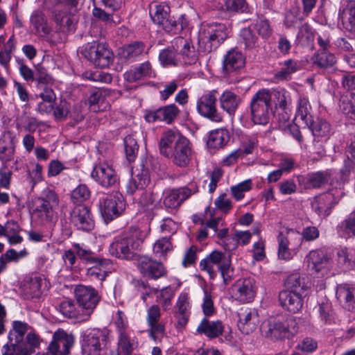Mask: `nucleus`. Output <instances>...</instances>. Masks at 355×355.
Returning <instances> with one entry per match:
<instances>
[{
    "mask_svg": "<svg viewBox=\"0 0 355 355\" xmlns=\"http://www.w3.org/2000/svg\"><path fill=\"white\" fill-rule=\"evenodd\" d=\"M223 6L227 11L237 12H248V4L245 0H222Z\"/></svg>",
    "mask_w": 355,
    "mask_h": 355,
    "instance_id": "54",
    "label": "nucleus"
},
{
    "mask_svg": "<svg viewBox=\"0 0 355 355\" xmlns=\"http://www.w3.org/2000/svg\"><path fill=\"white\" fill-rule=\"evenodd\" d=\"M224 329L225 327L222 321L219 320L211 321L207 317H204L198 326L196 331L211 340L221 336Z\"/></svg>",
    "mask_w": 355,
    "mask_h": 355,
    "instance_id": "26",
    "label": "nucleus"
},
{
    "mask_svg": "<svg viewBox=\"0 0 355 355\" xmlns=\"http://www.w3.org/2000/svg\"><path fill=\"white\" fill-rule=\"evenodd\" d=\"M125 153L127 159L132 162L135 161L139 150V145L136 139L130 135L124 139Z\"/></svg>",
    "mask_w": 355,
    "mask_h": 355,
    "instance_id": "52",
    "label": "nucleus"
},
{
    "mask_svg": "<svg viewBox=\"0 0 355 355\" xmlns=\"http://www.w3.org/2000/svg\"><path fill=\"white\" fill-rule=\"evenodd\" d=\"M184 137L173 130L164 132L159 141V152L166 157H169L173 146L181 141Z\"/></svg>",
    "mask_w": 355,
    "mask_h": 355,
    "instance_id": "32",
    "label": "nucleus"
},
{
    "mask_svg": "<svg viewBox=\"0 0 355 355\" xmlns=\"http://www.w3.org/2000/svg\"><path fill=\"white\" fill-rule=\"evenodd\" d=\"M217 90L213 89L204 94L197 101V110L203 117L212 122L220 123L223 120V114L217 110Z\"/></svg>",
    "mask_w": 355,
    "mask_h": 355,
    "instance_id": "12",
    "label": "nucleus"
},
{
    "mask_svg": "<svg viewBox=\"0 0 355 355\" xmlns=\"http://www.w3.org/2000/svg\"><path fill=\"white\" fill-rule=\"evenodd\" d=\"M311 106L306 98H300L298 101L296 118H300L306 125L311 124L313 116L311 114Z\"/></svg>",
    "mask_w": 355,
    "mask_h": 355,
    "instance_id": "49",
    "label": "nucleus"
},
{
    "mask_svg": "<svg viewBox=\"0 0 355 355\" xmlns=\"http://www.w3.org/2000/svg\"><path fill=\"white\" fill-rule=\"evenodd\" d=\"M251 188V180H246L236 186L232 187L231 191L234 198L236 200H240L244 197V193L250 191Z\"/></svg>",
    "mask_w": 355,
    "mask_h": 355,
    "instance_id": "61",
    "label": "nucleus"
},
{
    "mask_svg": "<svg viewBox=\"0 0 355 355\" xmlns=\"http://www.w3.org/2000/svg\"><path fill=\"white\" fill-rule=\"evenodd\" d=\"M227 37V28L224 24H207L200 32L199 43L204 46L205 51L211 52L216 50Z\"/></svg>",
    "mask_w": 355,
    "mask_h": 355,
    "instance_id": "7",
    "label": "nucleus"
},
{
    "mask_svg": "<svg viewBox=\"0 0 355 355\" xmlns=\"http://www.w3.org/2000/svg\"><path fill=\"white\" fill-rule=\"evenodd\" d=\"M339 107L347 117L355 120V94H352L349 98L341 96Z\"/></svg>",
    "mask_w": 355,
    "mask_h": 355,
    "instance_id": "51",
    "label": "nucleus"
},
{
    "mask_svg": "<svg viewBox=\"0 0 355 355\" xmlns=\"http://www.w3.org/2000/svg\"><path fill=\"white\" fill-rule=\"evenodd\" d=\"M37 83L38 87L48 86L53 83V79L46 72V70L42 67H37L35 73V79Z\"/></svg>",
    "mask_w": 355,
    "mask_h": 355,
    "instance_id": "62",
    "label": "nucleus"
},
{
    "mask_svg": "<svg viewBox=\"0 0 355 355\" xmlns=\"http://www.w3.org/2000/svg\"><path fill=\"white\" fill-rule=\"evenodd\" d=\"M299 324L295 317L280 315L270 317L261 325V331L265 338L271 340L290 338L298 332Z\"/></svg>",
    "mask_w": 355,
    "mask_h": 355,
    "instance_id": "1",
    "label": "nucleus"
},
{
    "mask_svg": "<svg viewBox=\"0 0 355 355\" xmlns=\"http://www.w3.org/2000/svg\"><path fill=\"white\" fill-rule=\"evenodd\" d=\"M74 294L77 304L83 312V317L81 318L87 320L99 302L101 297L94 288L83 285L77 286Z\"/></svg>",
    "mask_w": 355,
    "mask_h": 355,
    "instance_id": "9",
    "label": "nucleus"
},
{
    "mask_svg": "<svg viewBox=\"0 0 355 355\" xmlns=\"http://www.w3.org/2000/svg\"><path fill=\"white\" fill-rule=\"evenodd\" d=\"M42 279L40 277H31L24 285V292L29 298L39 297L41 295Z\"/></svg>",
    "mask_w": 355,
    "mask_h": 355,
    "instance_id": "50",
    "label": "nucleus"
},
{
    "mask_svg": "<svg viewBox=\"0 0 355 355\" xmlns=\"http://www.w3.org/2000/svg\"><path fill=\"white\" fill-rule=\"evenodd\" d=\"M118 352L116 355H131L136 347V342L130 338L125 331L120 332L118 338Z\"/></svg>",
    "mask_w": 355,
    "mask_h": 355,
    "instance_id": "38",
    "label": "nucleus"
},
{
    "mask_svg": "<svg viewBox=\"0 0 355 355\" xmlns=\"http://www.w3.org/2000/svg\"><path fill=\"white\" fill-rule=\"evenodd\" d=\"M107 336L100 329H93L86 331L83 338V351L87 355H100L101 346L105 344Z\"/></svg>",
    "mask_w": 355,
    "mask_h": 355,
    "instance_id": "17",
    "label": "nucleus"
},
{
    "mask_svg": "<svg viewBox=\"0 0 355 355\" xmlns=\"http://www.w3.org/2000/svg\"><path fill=\"white\" fill-rule=\"evenodd\" d=\"M31 22L35 31L41 36L49 34L50 28L46 24V19L44 15L39 10L35 11L31 17Z\"/></svg>",
    "mask_w": 355,
    "mask_h": 355,
    "instance_id": "47",
    "label": "nucleus"
},
{
    "mask_svg": "<svg viewBox=\"0 0 355 355\" xmlns=\"http://www.w3.org/2000/svg\"><path fill=\"white\" fill-rule=\"evenodd\" d=\"M275 101V107L282 110V121H288L291 114L292 98L290 93L285 89H274L270 92Z\"/></svg>",
    "mask_w": 355,
    "mask_h": 355,
    "instance_id": "28",
    "label": "nucleus"
},
{
    "mask_svg": "<svg viewBox=\"0 0 355 355\" xmlns=\"http://www.w3.org/2000/svg\"><path fill=\"white\" fill-rule=\"evenodd\" d=\"M91 176L95 182L104 188L115 186L119 180L115 171L107 163L96 164L93 168Z\"/></svg>",
    "mask_w": 355,
    "mask_h": 355,
    "instance_id": "16",
    "label": "nucleus"
},
{
    "mask_svg": "<svg viewBox=\"0 0 355 355\" xmlns=\"http://www.w3.org/2000/svg\"><path fill=\"white\" fill-rule=\"evenodd\" d=\"M336 261L340 267L345 270L350 269L354 265V254L352 249L347 247H339L336 249Z\"/></svg>",
    "mask_w": 355,
    "mask_h": 355,
    "instance_id": "43",
    "label": "nucleus"
},
{
    "mask_svg": "<svg viewBox=\"0 0 355 355\" xmlns=\"http://www.w3.org/2000/svg\"><path fill=\"white\" fill-rule=\"evenodd\" d=\"M345 195L343 189L332 188L327 192L315 196L311 202V207L318 216L327 217Z\"/></svg>",
    "mask_w": 355,
    "mask_h": 355,
    "instance_id": "8",
    "label": "nucleus"
},
{
    "mask_svg": "<svg viewBox=\"0 0 355 355\" xmlns=\"http://www.w3.org/2000/svg\"><path fill=\"white\" fill-rule=\"evenodd\" d=\"M250 110L251 119L255 124H267L272 113L270 91L261 89L256 92L250 101Z\"/></svg>",
    "mask_w": 355,
    "mask_h": 355,
    "instance_id": "3",
    "label": "nucleus"
},
{
    "mask_svg": "<svg viewBox=\"0 0 355 355\" xmlns=\"http://www.w3.org/2000/svg\"><path fill=\"white\" fill-rule=\"evenodd\" d=\"M240 36L245 48L252 49L258 46L259 38L253 33L250 26L243 28L241 31Z\"/></svg>",
    "mask_w": 355,
    "mask_h": 355,
    "instance_id": "53",
    "label": "nucleus"
},
{
    "mask_svg": "<svg viewBox=\"0 0 355 355\" xmlns=\"http://www.w3.org/2000/svg\"><path fill=\"white\" fill-rule=\"evenodd\" d=\"M150 64L148 62L141 64L139 67L130 69L123 74L124 79L129 83H134L149 73Z\"/></svg>",
    "mask_w": 355,
    "mask_h": 355,
    "instance_id": "46",
    "label": "nucleus"
},
{
    "mask_svg": "<svg viewBox=\"0 0 355 355\" xmlns=\"http://www.w3.org/2000/svg\"><path fill=\"white\" fill-rule=\"evenodd\" d=\"M125 204L121 194L107 196L100 200L99 209L106 223L119 217L125 210Z\"/></svg>",
    "mask_w": 355,
    "mask_h": 355,
    "instance_id": "13",
    "label": "nucleus"
},
{
    "mask_svg": "<svg viewBox=\"0 0 355 355\" xmlns=\"http://www.w3.org/2000/svg\"><path fill=\"white\" fill-rule=\"evenodd\" d=\"M192 193L191 189L187 187L172 189L166 192L163 203L166 209H175Z\"/></svg>",
    "mask_w": 355,
    "mask_h": 355,
    "instance_id": "27",
    "label": "nucleus"
},
{
    "mask_svg": "<svg viewBox=\"0 0 355 355\" xmlns=\"http://www.w3.org/2000/svg\"><path fill=\"white\" fill-rule=\"evenodd\" d=\"M2 355H31L33 350L28 348L26 343L10 341L4 345L1 349Z\"/></svg>",
    "mask_w": 355,
    "mask_h": 355,
    "instance_id": "40",
    "label": "nucleus"
},
{
    "mask_svg": "<svg viewBox=\"0 0 355 355\" xmlns=\"http://www.w3.org/2000/svg\"><path fill=\"white\" fill-rule=\"evenodd\" d=\"M29 329L30 326L26 322L15 320L12 322V328L8 334V340L18 343H26L24 338Z\"/></svg>",
    "mask_w": 355,
    "mask_h": 355,
    "instance_id": "41",
    "label": "nucleus"
},
{
    "mask_svg": "<svg viewBox=\"0 0 355 355\" xmlns=\"http://www.w3.org/2000/svg\"><path fill=\"white\" fill-rule=\"evenodd\" d=\"M306 125L311 130L313 136L318 137H328L331 130L330 124L322 119L318 118L315 121L313 119L311 124Z\"/></svg>",
    "mask_w": 355,
    "mask_h": 355,
    "instance_id": "44",
    "label": "nucleus"
},
{
    "mask_svg": "<svg viewBox=\"0 0 355 355\" xmlns=\"http://www.w3.org/2000/svg\"><path fill=\"white\" fill-rule=\"evenodd\" d=\"M289 232L297 235L300 239L304 240L306 241H312L318 239L320 236V232L318 229L315 226H308L302 230L301 234L298 232H295L293 230Z\"/></svg>",
    "mask_w": 355,
    "mask_h": 355,
    "instance_id": "56",
    "label": "nucleus"
},
{
    "mask_svg": "<svg viewBox=\"0 0 355 355\" xmlns=\"http://www.w3.org/2000/svg\"><path fill=\"white\" fill-rule=\"evenodd\" d=\"M74 341L75 338L73 334H68L62 329H58L53 335L46 354H49V355H69Z\"/></svg>",
    "mask_w": 355,
    "mask_h": 355,
    "instance_id": "14",
    "label": "nucleus"
},
{
    "mask_svg": "<svg viewBox=\"0 0 355 355\" xmlns=\"http://www.w3.org/2000/svg\"><path fill=\"white\" fill-rule=\"evenodd\" d=\"M254 283L250 278L237 281L232 288L235 298L243 303L251 302L255 296Z\"/></svg>",
    "mask_w": 355,
    "mask_h": 355,
    "instance_id": "22",
    "label": "nucleus"
},
{
    "mask_svg": "<svg viewBox=\"0 0 355 355\" xmlns=\"http://www.w3.org/2000/svg\"><path fill=\"white\" fill-rule=\"evenodd\" d=\"M137 268L144 277L153 279H157L166 275L163 264L147 256L139 257Z\"/></svg>",
    "mask_w": 355,
    "mask_h": 355,
    "instance_id": "18",
    "label": "nucleus"
},
{
    "mask_svg": "<svg viewBox=\"0 0 355 355\" xmlns=\"http://www.w3.org/2000/svg\"><path fill=\"white\" fill-rule=\"evenodd\" d=\"M170 8L166 4L155 6V10L150 11L153 21L161 26L163 29L171 34H178L188 26V21L184 15L179 17L178 19L170 16Z\"/></svg>",
    "mask_w": 355,
    "mask_h": 355,
    "instance_id": "6",
    "label": "nucleus"
},
{
    "mask_svg": "<svg viewBox=\"0 0 355 355\" xmlns=\"http://www.w3.org/2000/svg\"><path fill=\"white\" fill-rule=\"evenodd\" d=\"M179 112L180 110L178 107L175 104H171L162 107L155 111L147 112L144 118L149 123L159 121L169 124L178 116Z\"/></svg>",
    "mask_w": 355,
    "mask_h": 355,
    "instance_id": "21",
    "label": "nucleus"
},
{
    "mask_svg": "<svg viewBox=\"0 0 355 355\" xmlns=\"http://www.w3.org/2000/svg\"><path fill=\"white\" fill-rule=\"evenodd\" d=\"M245 59L241 51L231 49L225 55L223 69L227 74L236 72L244 67Z\"/></svg>",
    "mask_w": 355,
    "mask_h": 355,
    "instance_id": "31",
    "label": "nucleus"
},
{
    "mask_svg": "<svg viewBox=\"0 0 355 355\" xmlns=\"http://www.w3.org/2000/svg\"><path fill=\"white\" fill-rule=\"evenodd\" d=\"M279 302L281 306L291 313L298 312L303 306L302 293L284 290L279 294Z\"/></svg>",
    "mask_w": 355,
    "mask_h": 355,
    "instance_id": "23",
    "label": "nucleus"
},
{
    "mask_svg": "<svg viewBox=\"0 0 355 355\" xmlns=\"http://www.w3.org/2000/svg\"><path fill=\"white\" fill-rule=\"evenodd\" d=\"M87 102L93 112L103 111L107 107V104L105 103V95L100 89H94L91 91Z\"/></svg>",
    "mask_w": 355,
    "mask_h": 355,
    "instance_id": "39",
    "label": "nucleus"
},
{
    "mask_svg": "<svg viewBox=\"0 0 355 355\" xmlns=\"http://www.w3.org/2000/svg\"><path fill=\"white\" fill-rule=\"evenodd\" d=\"M329 260L327 253L322 250H312L306 256L309 268L315 272H319L326 267Z\"/></svg>",
    "mask_w": 355,
    "mask_h": 355,
    "instance_id": "33",
    "label": "nucleus"
},
{
    "mask_svg": "<svg viewBox=\"0 0 355 355\" xmlns=\"http://www.w3.org/2000/svg\"><path fill=\"white\" fill-rule=\"evenodd\" d=\"M313 63L320 69L331 67L336 62V57L329 51H318L312 58Z\"/></svg>",
    "mask_w": 355,
    "mask_h": 355,
    "instance_id": "45",
    "label": "nucleus"
},
{
    "mask_svg": "<svg viewBox=\"0 0 355 355\" xmlns=\"http://www.w3.org/2000/svg\"><path fill=\"white\" fill-rule=\"evenodd\" d=\"M340 229L348 236L355 235V214L349 216L347 218L343 220L338 226Z\"/></svg>",
    "mask_w": 355,
    "mask_h": 355,
    "instance_id": "64",
    "label": "nucleus"
},
{
    "mask_svg": "<svg viewBox=\"0 0 355 355\" xmlns=\"http://www.w3.org/2000/svg\"><path fill=\"white\" fill-rule=\"evenodd\" d=\"M285 285L287 290L300 293H302L308 287L305 283V278L301 277L297 272L288 275L285 281Z\"/></svg>",
    "mask_w": 355,
    "mask_h": 355,
    "instance_id": "48",
    "label": "nucleus"
},
{
    "mask_svg": "<svg viewBox=\"0 0 355 355\" xmlns=\"http://www.w3.org/2000/svg\"><path fill=\"white\" fill-rule=\"evenodd\" d=\"M145 50V44L141 42H135L124 46L119 53L121 58L125 61L132 62L141 55Z\"/></svg>",
    "mask_w": 355,
    "mask_h": 355,
    "instance_id": "37",
    "label": "nucleus"
},
{
    "mask_svg": "<svg viewBox=\"0 0 355 355\" xmlns=\"http://www.w3.org/2000/svg\"><path fill=\"white\" fill-rule=\"evenodd\" d=\"M214 265L220 272L224 284H228L234 274V268L232 266L231 255L229 253H222L215 250L200 262V269L207 271L210 275L214 272Z\"/></svg>",
    "mask_w": 355,
    "mask_h": 355,
    "instance_id": "4",
    "label": "nucleus"
},
{
    "mask_svg": "<svg viewBox=\"0 0 355 355\" xmlns=\"http://www.w3.org/2000/svg\"><path fill=\"white\" fill-rule=\"evenodd\" d=\"M278 243V257L284 260H289L292 259L293 254L288 248V241L282 232L279 234Z\"/></svg>",
    "mask_w": 355,
    "mask_h": 355,
    "instance_id": "55",
    "label": "nucleus"
},
{
    "mask_svg": "<svg viewBox=\"0 0 355 355\" xmlns=\"http://www.w3.org/2000/svg\"><path fill=\"white\" fill-rule=\"evenodd\" d=\"M132 284L136 290L141 293V298L144 302L146 300V297L153 292L155 293L158 292V289L151 288L148 282L142 280L135 279L132 281Z\"/></svg>",
    "mask_w": 355,
    "mask_h": 355,
    "instance_id": "58",
    "label": "nucleus"
},
{
    "mask_svg": "<svg viewBox=\"0 0 355 355\" xmlns=\"http://www.w3.org/2000/svg\"><path fill=\"white\" fill-rule=\"evenodd\" d=\"M73 248L77 256L86 263L101 266L104 269H112L113 263L110 259L100 257L90 250L83 248L78 243H75Z\"/></svg>",
    "mask_w": 355,
    "mask_h": 355,
    "instance_id": "25",
    "label": "nucleus"
},
{
    "mask_svg": "<svg viewBox=\"0 0 355 355\" xmlns=\"http://www.w3.org/2000/svg\"><path fill=\"white\" fill-rule=\"evenodd\" d=\"M336 295L345 309L350 312L355 311V286L349 284H339L336 287Z\"/></svg>",
    "mask_w": 355,
    "mask_h": 355,
    "instance_id": "24",
    "label": "nucleus"
},
{
    "mask_svg": "<svg viewBox=\"0 0 355 355\" xmlns=\"http://www.w3.org/2000/svg\"><path fill=\"white\" fill-rule=\"evenodd\" d=\"M177 55L173 49L168 46L160 52L159 59L163 65H175Z\"/></svg>",
    "mask_w": 355,
    "mask_h": 355,
    "instance_id": "63",
    "label": "nucleus"
},
{
    "mask_svg": "<svg viewBox=\"0 0 355 355\" xmlns=\"http://www.w3.org/2000/svg\"><path fill=\"white\" fill-rule=\"evenodd\" d=\"M338 17L346 31L355 33V1H347L346 4H343L338 11Z\"/></svg>",
    "mask_w": 355,
    "mask_h": 355,
    "instance_id": "30",
    "label": "nucleus"
},
{
    "mask_svg": "<svg viewBox=\"0 0 355 355\" xmlns=\"http://www.w3.org/2000/svg\"><path fill=\"white\" fill-rule=\"evenodd\" d=\"M230 133L225 128L212 130L209 133L207 146L211 148H221L230 140Z\"/></svg>",
    "mask_w": 355,
    "mask_h": 355,
    "instance_id": "36",
    "label": "nucleus"
},
{
    "mask_svg": "<svg viewBox=\"0 0 355 355\" xmlns=\"http://www.w3.org/2000/svg\"><path fill=\"white\" fill-rule=\"evenodd\" d=\"M239 320L237 326L241 332L249 335L259 327L260 318L256 309H241L238 313Z\"/></svg>",
    "mask_w": 355,
    "mask_h": 355,
    "instance_id": "19",
    "label": "nucleus"
},
{
    "mask_svg": "<svg viewBox=\"0 0 355 355\" xmlns=\"http://www.w3.org/2000/svg\"><path fill=\"white\" fill-rule=\"evenodd\" d=\"M144 241V233L137 227H130L110 244V253L119 259H131L139 250Z\"/></svg>",
    "mask_w": 355,
    "mask_h": 355,
    "instance_id": "2",
    "label": "nucleus"
},
{
    "mask_svg": "<svg viewBox=\"0 0 355 355\" xmlns=\"http://www.w3.org/2000/svg\"><path fill=\"white\" fill-rule=\"evenodd\" d=\"M241 102V97L232 92L226 89L219 97L220 107L230 115H234Z\"/></svg>",
    "mask_w": 355,
    "mask_h": 355,
    "instance_id": "34",
    "label": "nucleus"
},
{
    "mask_svg": "<svg viewBox=\"0 0 355 355\" xmlns=\"http://www.w3.org/2000/svg\"><path fill=\"white\" fill-rule=\"evenodd\" d=\"M331 173L328 171H317L308 173L306 176H298V182L305 189H319L329 182Z\"/></svg>",
    "mask_w": 355,
    "mask_h": 355,
    "instance_id": "29",
    "label": "nucleus"
},
{
    "mask_svg": "<svg viewBox=\"0 0 355 355\" xmlns=\"http://www.w3.org/2000/svg\"><path fill=\"white\" fill-rule=\"evenodd\" d=\"M279 71L275 73L274 78L277 80H287L291 78L292 73L300 69V64L297 61L288 59L282 64Z\"/></svg>",
    "mask_w": 355,
    "mask_h": 355,
    "instance_id": "42",
    "label": "nucleus"
},
{
    "mask_svg": "<svg viewBox=\"0 0 355 355\" xmlns=\"http://www.w3.org/2000/svg\"><path fill=\"white\" fill-rule=\"evenodd\" d=\"M71 200L74 203L82 202L90 197V191L85 184H80L71 192Z\"/></svg>",
    "mask_w": 355,
    "mask_h": 355,
    "instance_id": "57",
    "label": "nucleus"
},
{
    "mask_svg": "<svg viewBox=\"0 0 355 355\" xmlns=\"http://www.w3.org/2000/svg\"><path fill=\"white\" fill-rule=\"evenodd\" d=\"M156 163V160L150 157H144L141 160L140 171L129 180L126 186L127 193L132 195L136 191L142 190L148 186L150 181V171Z\"/></svg>",
    "mask_w": 355,
    "mask_h": 355,
    "instance_id": "11",
    "label": "nucleus"
},
{
    "mask_svg": "<svg viewBox=\"0 0 355 355\" xmlns=\"http://www.w3.org/2000/svg\"><path fill=\"white\" fill-rule=\"evenodd\" d=\"M58 203L57 194L52 190L45 189L42 196L34 201L33 214L43 221H50Z\"/></svg>",
    "mask_w": 355,
    "mask_h": 355,
    "instance_id": "10",
    "label": "nucleus"
},
{
    "mask_svg": "<svg viewBox=\"0 0 355 355\" xmlns=\"http://www.w3.org/2000/svg\"><path fill=\"white\" fill-rule=\"evenodd\" d=\"M173 248L169 237H163L157 240L153 246V252L159 257H164L167 252Z\"/></svg>",
    "mask_w": 355,
    "mask_h": 355,
    "instance_id": "59",
    "label": "nucleus"
},
{
    "mask_svg": "<svg viewBox=\"0 0 355 355\" xmlns=\"http://www.w3.org/2000/svg\"><path fill=\"white\" fill-rule=\"evenodd\" d=\"M70 222L78 230L84 232H89L94 227V220L91 211L83 205H78L72 209Z\"/></svg>",
    "mask_w": 355,
    "mask_h": 355,
    "instance_id": "15",
    "label": "nucleus"
},
{
    "mask_svg": "<svg viewBox=\"0 0 355 355\" xmlns=\"http://www.w3.org/2000/svg\"><path fill=\"white\" fill-rule=\"evenodd\" d=\"M168 158L173 159V162L180 167H186L189 165L191 158V148L189 141L185 137L173 146Z\"/></svg>",
    "mask_w": 355,
    "mask_h": 355,
    "instance_id": "20",
    "label": "nucleus"
},
{
    "mask_svg": "<svg viewBox=\"0 0 355 355\" xmlns=\"http://www.w3.org/2000/svg\"><path fill=\"white\" fill-rule=\"evenodd\" d=\"M59 310L66 318H75L80 321L87 320L81 318L83 317V312L79 308V305H77L73 300L66 299L62 301L59 305Z\"/></svg>",
    "mask_w": 355,
    "mask_h": 355,
    "instance_id": "35",
    "label": "nucleus"
},
{
    "mask_svg": "<svg viewBox=\"0 0 355 355\" xmlns=\"http://www.w3.org/2000/svg\"><path fill=\"white\" fill-rule=\"evenodd\" d=\"M81 55L97 67H107L112 62L114 54L106 43L93 41L81 47Z\"/></svg>",
    "mask_w": 355,
    "mask_h": 355,
    "instance_id": "5",
    "label": "nucleus"
},
{
    "mask_svg": "<svg viewBox=\"0 0 355 355\" xmlns=\"http://www.w3.org/2000/svg\"><path fill=\"white\" fill-rule=\"evenodd\" d=\"M15 148L11 143L4 144L0 142V160L3 165L12 160L14 158Z\"/></svg>",
    "mask_w": 355,
    "mask_h": 355,
    "instance_id": "60",
    "label": "nucleus"
}]
</instances>
